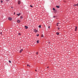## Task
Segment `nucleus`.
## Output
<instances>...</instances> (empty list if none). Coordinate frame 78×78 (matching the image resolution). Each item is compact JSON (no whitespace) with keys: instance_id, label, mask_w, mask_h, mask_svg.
<instances>
[{"instance_id":"24","label":"nucleus","mask_w":78,"mask_h":78,"mask_svg":"<svg viewBox=\"0 0 78 78\" xmlns=\"http://www.w3.org/2000/svg\"><path fill=\"white\" fill-rule=\"evenodd\" d=\"M58 24H59V23H57V26H58Z\"/></svg>"},{"instance_id":"23","label":"nucleus","mask_w":78,"mask_h":78,"mask_svg":"<svg viewBox=\"0 0 78 78\" xmlns=\"http://www.w3.org/2000/svg\"><path fill=\"white\" fill-rule=\"evenodd\" d=\"M6 2H9V0H6Z\"/></svg>"},{"instance_id":"10","label":"nucleus","mask_w":78,"mask_h":78,"mask_svg":"<svg viewBox=\"0 0 78 78\" xmlns=\"http://www.w3.org/2000/svg\"><path fill=\"white\" fill-rule=\"evenodd\" d=\"M73 6H77V4H74Z\"/></svg>"},{"instance_id":"14","label":"nucleus","mask_w":78,"mask_h":78,"mask_svg":"<svg viewBox=\"0 0 78 78\" xmlns=\"http://www.w3.org/2000/svg\"><path fill=\"white\" fill-rule=\"evenodd\" d=\"M37 44H38L39 43V40H37Z\"/></svg>"},{"instance_id":"17","label":"nucleus","mask_w":78,"mask_h":78,"mask_svg":"<svg viewBox=\"0 0 78 78\" xmlns=\"http://www.w3.org/2000/svg\"><path fill=\"white\" fill-rule=\"evenodd\" d=\"M53 10L54 11H55V8H53Z\"/></svg>"},{"instance_id":"13","label":"nucleus","mask_w":78,"mask_h":78,"mask_svg":"<svg viewBox=\"0 0 78 78\" xmlns=\"http://www.w3.org/2000/svg\"><path fill=\"white\" fill-rule=\"evenodd\" d=\"M41 37H44V35H43V34H42L41 36Z\"/></svg>"},{"instance_id":"30","label":"nucleus","mask_w":78,"mask_h":78,"mask_svg":"<svg viewBox=\"0 0 78 78\" xmlns=\"http://www.w3.org/2000/svg\"><path fill=\"white\" fill-rule=\"evenodd\" d=\"M77 6H78V3H77Z\"/></svg>"},{"instance_id":"1","label":"nucleus","mask_w":78,"mask_h":78,"mask_svg":"<svg viewBox=\"0 0 78 78\" xmlns=\"http://www.w3.org/2000/svg\"><path fill=\"white\" fill-rule=\"evenodd\" d=\"M8 20L11 21V20H12V18L9 17L8 18Z\"/></svg>"},{"instance_id":"2","label":"nucleus","mask_w":78,"mask_h":78,"mask_svg":"<svg viewBox=\"0 0 78 78\" xmlns=\"http://www.w3.org/2000/svg\"><path fill=\"white\" fill-rule=\"evenodd\" d=\"M17 22L18 23H20V20H17Z\"/></svg>"},{"instance_id":"16","label":"nucleus","mask_w":78,"mask_h":78,"mask_svg":"<svg viewBox=\"0 0 78 78\" xmlns=\"http://www.w3.org/2000/svg\"><path fill=\"white\" fill-rule=\"evenodd\" d=\"M27 66H29V67H30V66L29 65H28V64L27 65Z\"/></svg>"},{"instance_id":"34","label":"nucleus","mask_w":78,"mask_h":78,"mask_svg":"<svg viewBox=\"0 0 78 78\" xmlns=\"http://www.w3.org/2000/svg\"><path fill=\"white\" fill-rule=\"evenodd\" d=\"M11 8H12V7Z\"/></svg>"},{"instance_id":"27","label":"nucleus","mask_w":78,"mask_h":78,"mask_svg":"<svg viewBox=\"0 0 78 78\" xmlns=\"http://www.w3.org/2000/svg\"><path fill=\"white\" fill-rule=\"evenodd\" d=\"M58 30H59V29H60V28H59V27H58Z\"/></svg>"},{"instance_id":"4","label":"nucleus","mask_w":78,"mask_h":78,"mask_svg":"<svg viewBox=\"0 0 78 78\" xmlns=\"http://www.w3.org/2000/svg\"><path fill=\"white\" fill-rule=\"evenodd\" d=\"M34 32H35V33H37V30H36V29H35L34 31Z\"/></svg>"},{"instance_id":"20","label":"nucleus","mask_w":78,"mask_h":78,"mask_svg":"<svg viewBox=\"0 0 78 78\" xmlns=\"http://www.w3.org/2000/svg\"><path fill=\"white\" fill-rule=\"evenodd\" d=\"M19 35H21V34L20 33H18Z\"/></svg>"},{"instance_id":"35","label":"nucleus","mask_w":78,"mask_h":78,"mask_svg":"<svg viewBox=\"0 0 78 78\" xmlns=\"http://www.w3.org/2000/svg\"><path fill=\"white\" fill-rule=\"evenodd\" d=\"M48 43H49V44H50V42H48Z\"/></svg>"},{"instance_id":"21","label":"nucleus","mask_w":78,"mask_h":78,"mask_svg":"<svg viewBox=\"0 0 78 78\" xmlns=\"http://www.w3.org/2000/svg\"><path fill=\"white\" fill-rule=\"evenodd\" d=\"M39 34H38L37 35H36V36H39Z\"/></svg>"},{"instance_id":"12","label":"nucleus","mask_w":78,"mask_h":78,"mask_svg":"<svg viewBox=\"0 0 78 78\" xmlns=\"http://www.w3.org/2000/svg\"><path fill=\"white\" fill-rule=\"evenodd\" d=\"M39 28H41V25H40L39 26H38Z\"/></svg>"},{"instance_id":"28","label":"nucleus","mask_w":78,"mask_h":78,"mask_svg":"<svg viewBox=\"0 0 78 78\" xmlns=\"http://www.w3.org/2000/svg\"><path fill=\"white\" fill-rule=\"evenodd\" d=\"M2 32H1V33H0V34H1V35L2 34Z\"/></svg>"},{"instance_id":"5","label":"nucleus","mask_w":78,"mask_h":78,"mask_svg":"<svg viewBox=\"0 0 78 78\" xmlns=\"http://www.w3.org/2000/svg\"><path fill=\"white\" fill-rule=\"evenodd\" d=\"M25 29H27V28H28V27L26 26H25Z\"/></svg>"},{"instance_id":"8","label":"nucleus","mask_w":78,"mask_h":78,"mask_svg":"<svg viewBox=\"0 0 78 78\" xmlns=\"http://www.w3.org/2000/svg\"><path fill=\"white\" fill-rule=\"evenodd\" d=\"M17 16H19L20 15V13H19V14H17Z\"/></svg>"},{"instance_id":"32","label":"nucleus","mask_w":78,"mask_h":78,"mask_svg":"<svg viewBox=\"0 0 78 78\" xmlns=\"http://www.w3.org/2000/svg\"><path fill=\"white\" fill-rule=\"evenodd\" d=\"M47 68H49V67L48 66V67H47Z\"/></svg>"},{"instance_id":"9","label":"nucleus","mask_w":78,"mask_h":78,"mask_svg":"<svg viewBox=\"0 0 78 78\" xmlns=\"http://www.w3.org/2000/svg\"><path fill=\"white\" fill-rule=\"evenodd\" d=\"M77 29V27H76V29H75V31H76V29Z\"/></svg>"},{"instance_id":"7","label":"nucleus","mask_w":78,"mask_h":78,"mask_svg":"<svg viewBox=\"0 0 78 78\" xmlns=\"http://www.w3.org/2000/svg\"><path fill=\"white\" fill-rule=\"evenodd\" d=\"M56 8H59V6H58V5H57L56 6Z\"/></svg>"},{"instance_id":"25","label":"nucleus","mask_w":78,"mask_h":78,"mask_svg":"<svg viewBox=\"0 0 78 78\" xmlns=\"http://www.w3.org/2000/svg\"><path fill=\"white\" fill-rule=\"evenodd\" d=\"M48 28H49V29H50V26L48 27Z\"/></svg>"},{"instance_id":"26","label":"nucleus","mask_w":78,"mask_h":78,"mask_svg":"<svg viewBox=\"0 0 78 78\" xmlns=\"http://www.w3.org/2000/svg\"><path fill=\"white\" fill-rule=\"evenodd\" d=\"M1 3H3V1H1Z\"/></svg>"},{"instance_id":"22","label":"nucleus","mask_w":78,"mask_h":78,"mask_svg":"<svg viewBox=\"0 0 78 78\" xmlns=\"http://www.w3.org/2000/svg\"><path fill=\"white\" fill-rule=\"evenodd\" d=\"M9 62H10V63H11V61H9Z\"/></svg>"},{"instance_id":"6","label":"nucleus","mask_w":78,"mask_h":78,"mask_svg":"<svg viewBox=\"0 0 78 78\" xmlns=\"http://www.w3.org/2000/svg\"><path fill=\"white\" fill-rule=\"evenodd\" d=\"M23 51V49H21L20 51V53H21L22 51Z\"/></svg>"},{"instance_id":"15","label":"nucleus","mask_w":78,"mask_h":78,"mask_svg":"<svg viewBox=\"0 0 78 78\" xmlns=\"http://www.w3.org/2000/svg\"><path fill=\"white\" fill-rule=\"evenodd\" d=\"M20 19H23V17L21 16L20 17Z\"/></svg>"},{"instance_id":"19","label":"nucleus","mask_w":78,"mask_h":78,"mask_svg":"<svg viewBox=\"0 0 78 78\" xmlns=\"http://www.w3.org/2000/svg\"><path fill=\"white\" fill-rule=\"evenodd\" d=\"M36 55H38V52H37L36 53Z\"/></svg>"},{"instance_id":"11","label":"nucleus","mask_w":78,"mask_h":78,"mask_svg":"<svg viewBox=\"0 0 78 78\" xmlns=\"http://www.w3.org/2000/svg\"><path fill=\"white\" fill-rule=\"evenodd\" d=\"M56 34L57 35H59V33L58 32Z\"/></svg>"},{"instance_id":"18","label":"nucleus","mask_w":78,"mask_h":78,"mask_svg":"<svg viewBox=\"0 0 78 78\" xmlns=\"http://www.w3.org/2000/svg\"><path fill=\"white\" fill-rule=\"evenodd\" d=\"M30 7H31L32 8H33V6L31 5H30Z\"/></svg>"},{"instance_id":"3","label":"nucleus","mask_w":78,"mask_h":78,"mask_svg":"<svg viewBox=\"0 0 78 78\" xmlns=\"http://www.w3.org/2000/svg\"><path fill=\"white\" fill-rule=\"evenodd\" d=\"M18 3L19 5H20V1H18Z\"/></svg>"},{"instance_id":"29","label":"nucleus","mask_w":78,"mask_h":78,"mask_svg":"<svg viewBox=\"0 0 78 78\" xmlns=\"http://www.w3.org/2000/svg\"><path fill=\"white\" fill-rule=\"evenodd\" d=\"M55 16H53V18H55Z\"/></svg>"},{"instance_id":"33","label":"nucleus","mask_w":78,"mask_h":78,"mask_svg":"<svg viewBox=\"0 0 78 78\" xmlns=\"http://www.w3.org/2000/svg\"><path fill=\"white\" fill-rule=\"evenodd\" d=\"M14 15H15V12H14Z\"/></svg>"},{"instance_id":"31","label":"nucleus","mask_w":78,"mask_h":78,"mask_svg":"<svg viewBox=\"0 0 78 78\" xmlns=\"http://www.w3.org/2000/svg\"><path fill=\"white\" fill-rule=\"evenodd\" d=\"M35 71H36V72H37V70H35Z\"/></svg>"}]
</instances>
